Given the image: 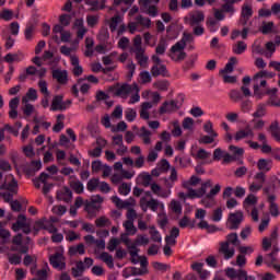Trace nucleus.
Listing matches in <instances>:
<instances>
[{"label": "nucleus", "mask_w": 280, "mask_h": 280, "mask_svg": "<svg viewBox=\"0 0 280 280\" xmlns=\"http://www.w3.org/2000/svg\"><path fill=\"white\" fill-rule=\"evenodd\" d=\"M43 167V163L40 161H32L28 167L26 168V173L32 176L36 174Z\"/></svg>", "instance_id": "473e14b6"}, {"label": "nucleus", "mask_w": 280, "mask_h": 280, "mask_svg": "<svg viewBox=\"0 0 280 280\" xmlns=\"http://www.w3.org/2000/svg\"><path fill=\"white\" fill-rule=\"evenodd\" d=\"M130 191H131V186L128 183H122L118 187V192L120 194V196H128V194H130Z\"/></svg>", "instance_id": "13d9d810"}, {"label": "nucleus", "mask_w": 280, "mask_h": 280, "mask_svg": "<svg viewBox=\"0 0 280 280\" xmlns=\"http://www.w3.org/2000/svg\"><path fill=\"white\" fill-rule=\"evenodd\" d=\"M37 261H38V258L36 257V255H30V254H26L25 256H24V259H23V265L24 266H34V265H36L37 264Z\"/></svg>", "instance_id": "09e8293b"}, {"label": "nucleus", "mask_w": 280, "mask_h": 280, "mask_svg": "<svg viewBox=\"0 0 280 280\" xmlns=\"http://www.w3.org/2000/svg\"><path fill=\"white\" fill-rule=\"evenodd\" d=\"M22 103L24 104L23 113L26 117H31L32 113H34V105L27 103V97L22 98Z\"/></svg>", "instance_id": "79ce46f5"}, {"label": "nucleus", "mask_w": 280, "mask_h": 280, "mask_svg": "<svg viewBox=\"0 0 280 280\" xmlns=\"http://www.w3.org/2000/svg\"><path fill=\"white\" fill-rule=\"evenodd\" d=\"M246 49H248V45H246L244 40H238L232 47V51L233 54H236V56H242Z\"/></svg>", "instance_id": "bb28decb"}, {"label": "nucleus", "mask_w": 280, "mask_h": 280, "mask_svg": "<svg viewBox=\"0 0 280 280\" xmlns=\"http://www.w3.org/2000/svg\"><path fill=\"white\" fill-rule=\"evenodd\" d=\"M257 167L260 172L265 173L272 170V160L271 159H259L257 162Z\"/></svg>", "instance_id": "a211bd4d"}, {"label": "nucleus", "mask_w": 280, "mask_h": 280, "mask_svg": "<svg viewBox=\"0 0 280 280\" xmlns=\"http://www.w3.org/2000/svg\"><path fill=\"white\" fill-rule=\"evenodd\" d=\"M203 130L205 132H207V135H212V137H218V132L213 130V122H211V120H208L203 125Z\"/></svg>", "instance_id": "052dcab7"}, {"label": "nucleus", "mask_w": 280, "mask_h": 280, "mask_svg": "<svg viewBox=\"0 0 280 280\" xmlns=\"http://www.w3.org/2000/svg\"><path fill=\"white\" fill-rule=\"evenodd\" d=\"M167 39H165V37H162L158 44V46L155 47V54L158 56H163L165 54V51H167Z\"/></svg>", "instance_id": "c85d7f7f"}, {"label": "nucleus", "mask_w": 280, "mask_h": 280, "mask_svg": "<svg viewBox=\"0 0 280 280\" xmlns=\"http://www.w3.org/2000/svg\"><path fill=\"white\" fill-rule=\"evenodd\" d=\"M11 250L13 253H20V255H27L30 253V246L23 245V234H18L13 237Z\"/></svg>", "instance_id": "423d86ee"}, {"label": "nucleus", "mask_w": 280, "mask_h": 280, "mask_svg": "<svg viewBox=\"0 0 280 280\" xmlns=\"http://www.w3.org/2000/svg\"><path fill=\"white\" fill-rule=\"evenodd\" d=\"M14 19V11L10 9H3L0 11V20L5 21L7 23Z\"/></svg>", "instance_id": "58836bf2"}, {"label": "nucleus", "mask_w": 280, "mask_h": 280, "mask_svg": "<svg viewBox=\"0 0 280 280\" xmlns=\"http://www.w3.org/2000/svg\"><path fill=\"white\" fill-rule=\"evenodd\" d=\"M255 133L253 132V129H250L249 126H247L245 129H241L235 133V141H242V139H246V137H254Z\"/></svg>", "instance_id": "4be33fe9"}, {"label": "nucleus", "mask_w": 280, "mask_h": 280, "mask_svg": "<svg viewBox=\"0 0 280 280\" xmlns=\"http://www.w3.org/2000/svg\"><path fill=\"white\" fill-rule=\"evenodd\" d=\"M241 272H244V269H238V270H236V269L233 268V267H228V268L225 269V275H226V277H228L229 279H232V280H234V279L240 280V273H241Z\"/></svg>", "instance_id": "72a5a7b5"}, {"label": "nucleus", "mask_w": 280, "mask_h": 280, "mask_svg": "<svg viewBox=\"0 0 280 280\" xmlns=\"http://www.w3.org/2000/svg\"><path fill=\"white\" fill-rule=\"evenodd\" d=\"M269 130L271 132V137L275 139V141H277L278 143H280V127H279V121H273L271 122V125L269 126Z\"/></svg>", "instance_id": "b1692460"}, {"label": "nucleus", "mask_w": 280, "mask_h": 280, "mask_svg": "<svg viewBox=\"0 0 280 280\" xmlns=\"http://www.w3.org/2000/svg\"><path fill=\"white\" fill-rule=\"evenodd\" d=\"M178 224L180 229H187V226H189V229H194L196 226V221H191L189 217L185 215L179 220Z\"/></svg>", "instance_id": "4c0bfd02"}, {"label": "nucleus", "mask_w": 280, "mask_h": 280, "mask_svg": "<svg viewBox=\"0 0 280 280\" xmlns=\"http://www.w3.org/2000/svg\"><path fill=\"white\" fill-rule=\"evenodd\" d=\"M26 220L27 218L24 214H19L16 222L12 224V231L19 233V231L25 226Z\"/></svg>", "instance_id": "cd10ccee"}, {"label": "nucleus", "mask_w": 280, "mask_h": 280, "mask_svg": "<svg viewBox=\"0 0 280 280\" xmlns=\"http://www.w3.org/2000/svg\"><path fill=\"white\" fill-rule=\"evenodd\" d=\"M62 100H65L62 95H55L52 98L50 110H52L54 113H56V110H60V106H62Z\"/></svg>", "instance_id": "f704fd0d"}, {"label": "nucleus", "mask_w": 280, "mask_h": 280, "mask_svg": "<svg viewBox=\"0 0 280 280\" xmlns=\"http://www.w3.org/2000/svg\"><path fill=\"white\" fill-rule=\"evenodd\" d=\"M156 167L162 172H167V170H170V162L163 159L161 162L156 164Z\"/></svg>", "instance_id": "774afa93"}, {"label": "nucleus", "mask_w": 280, "mask_h": 280, "mask_svg": "<svg viewBox=\"0 0 280 280\" xmlns=\"http://www.w3.org/2000/svg\"><path fill=\"white\" fill-rule=\"evenodd\" d=\"M242 222H244V213L242 211L231 212L228 218V229L237 231Z\"/></svg>", "instance_id": "39448f33"}, {"label": "nucleus", "mask_w": 280, "mask_h": 280, "mask_svg": "<svg viewBox=\"0 0 280 280\" xmlns=\"http://www.w3.org/2000/svg\"><path fill=\"white\" fill-rule=\"evenodd\" d=\"M218 136H213V135H209L208 133V136H201L200 138H199V143H203L205 145H209V144H211V143H213V141H215V138H217Z\"/></svg>", "instance_id": "5fc2aeb1"}, {"label": "nucleus", "mask_w": 280, "mask_h": 280, "mask_svg": "<svg viewBox=\"0 0 280 280\" xmlns=\"http://www.w3.org/2000/svg\"><path fill=\"white\" fill-rule=\"evenodd\" d=\"M122 226L127 235H137V228L135 226V221L127 220L122 223Z\"/></svg>", "instance_id": "7c9ffc66"}, {"label": "nucleus", "mask_w": 280, "mask_h": 280, "mask_svg": "<svg viewBox=\"0 0 280 280\" xmlns=\"http://www.w3.org/2000/svg\"><path fill=\"white\" fill-rule=\"evenodd\" d=\"M112 202H114L118 209H128V207H130V202L128 200L124 201L118 196H113Z\"/></svg>", "instance_id": "c9c22d12"}, {"label": "nucleus", "mask_w": 280, "mask_h": 280, "mask_svg": "<svg viewBox=\"0 0 280 280\" xmlns=\"http://www.w3.org/2000/svg\"><path fill=\"white\" fill-rule=\"evenodd\" d=\"M136 21L138 25H141L142 27H150L152 25V20H150V18H144L143 15H137Z\"/></svg>", "instance_id": "49530a36"}, {"label": "nucleus", "mask_w": 280, "mask_h": 280, "mask_svg": "<svg viewBox=\"0 0 280 280\" xmlns=\"http://www.w3.org/2000/svg\"><path fill=\"white\" fill-rule=\"evenodd\" d=\"M149 233L151 235L152 242H158V244H161L163 242V236H161V232H159L154 225L150 228Z\"/></svg>", "instance_id": "e433bc0d"}, {"label": "nucleus", "mask_w": 280, "mask_h": 280, "mask_svg": "<svg viewBox=\"0 0 280 280\" xmlns=\"http://www.w3.org/2000/svg\"><path fill=\"white\" fill-rule=\"evenodd\" d=\"M256 202H257V197L255 195H249L245 198L243 207H245V209H248V207H254Z\"/></svg>", "instance_id": "4d7b16f0"}, {"label": "nucleus", "mask_w": 280, "mask_h": 280, "mask_svg": "<svg viewBox=\"0 0 280 280\" xmlns=\"http://www.w3.org/2000/svg\"><path fill=\"white\" fill-rule=\"evenodd\" d=\"M49 262L55 270H67V258L60 252H56L54 255H51L49 257Z\"/></svg>", "instance_id": "20e7f679"}, {"label": "nucleus", "mask_w": 280, "mask_h": 280, "mask_svg": "<svg viewBox=\"0 0 280 280\" xmlns=\"http://www.w3.org/2000/svg\"><path fill=\"white\" fill-rule=\"evenodd\" d=\"M148 244H150V238L143 235H138V237L132 243V245L135 246V249H137V246H148Z\"/></svg>", "instance_id": "37998d69"}, {"label": "nucleus", "mask_w": 280, "mask_h": 280, "mask_svg": "<svg viewBox=\"0 0 280 280\" xmlns=\"http://www.w3.org/2000/svg\"><path fill=\"white\" fill-rule=\"evenodd\" d=\"M236 62H237V58L236 57H231L229 59L228 63L225 65L224 69L220 70V73L221 74L233 73V69H234Z\"/></svg>", "instance_id": "2f4dec72"}, {"label": "nucleus", "mask_w": 280, "mask_h": 280, "mask_svg": "<svg viewBox=\"0 0 280 280\" xmlns=\"http://www.w3.org/2000/svg\"><path fill=\"white\" fill-rule=\"evenodd\" d=\"M119 244H120L119 238H116V237L110 238L107 245V250H109V253H114V250L117 249V246Z\"/></svg>", "instance_id": "69168bd1"}, {"label": "nucleus", "mask_w": 280, "mask_h": 280, "mask_svg": "<svg viewBox=\"0 0 280 280\" xmlns=\"http://www.w3.org/2000/svg\"><path fill=\"white\" fill-rule=\"evenodd\" d=\"M277 88L261 90L259 89V83L254 84V95L257 97V100H261L264 95H270V97H272V95H277Z\"/></svg>", "instance_id": "f8f14e48"}, {"label": "nucleus", "mask_w": 280, "mask_h": 280, "mask_svg": "<svg viewBox=\"0 0 280 280\" xmlns=\"http://www.w3.org/2000/svg\"><path fill=\"white\" fill-rule=\"evenodd\" d=\"M121 23L120 15H114L109 21V30L110 32H117V26Z\"/></svg>", "instance_id": "de8ad7c7"}, {"label": "nucleus", "mask_w": 280, "mask_h": 280, "mask_svg": "<svg viewBox=\"0 0 280 280\" xmlns=\"http://www.w3.org/2000/svg\"><path fill=\"white\" fill-rule=\"evenodd\" d=\"M240 236L237 233L232 232L226 235V241L220 243L219 253L223 255V259L229 261V259H233L235 257V247L232 246H240Z\"/></svg>", "instance_id": "f257e3e1"}, {"label": "nucleus", "mask_w": 280, "mask_h": 280, "mask_svg": "<svg viewBox=\"0 0 280 280\" xmlns=\"http://www.w3.org/2000/svg\"><path fill=\"white\" fill-rule=\"evenodd\" d=\"M130 234H128V233H122V234H120V240H119V242L121 243L122 242V244H125V246L127 247V248H135V245H133V243H132V241L130 240V237H128Z\"/></svg>", "instance_id": "3c124183"}, {"label": "nucleus", "mask_w": 280, "mask_h": 280, "mask_svg": "<svg viewBox=\"0 0 280 280\" xmlns=\"http://www.w3.org/2000/svg\"><path fill=\"white\" fill-rule=\"evenodd\" d=\"M272 27H275V22H262L260 32L262 34H270V32H272Z\"/></svg>", "instance_id": "e2e57ef3"}, {"label": "nucleus", "mask_w": 280, "mask_h": 280, "mask_svg": "<svg viewBox=\"0 0 280 280\" xmlns=\"http://www.w3.org/2000/svg\"><path fill=\"white\" fill-rule=\"evenodd\" d=\"M151 191L159 198H170L172 196V190L163 189L159 184L152 183L150 185Z\"/></svg>", "instance_id": "9b49d317"}, {"label": "nucleus", "mask_w": 280, "mask_h": 280, "mask_svg": "<svg viewBox=\"0 0 280 280\" xmlns=\"http://www.w3.org/2000/svg\"><path fill=\"white\" fill-rule=\"evenodd\" d=\"M98 258L101 259V261H104V264H106V266L113 270V268H115V260L113 259V255L108 254V252H103Z\"/></svg>", "instance_id": "5701e85b"}, {"label": "nucleus", "mask_w": 280, "mask_h": 280, "mask_svg": "<svg viewBox=\"0 0 280 280\" xmlns=\"http://www.w3.org/2000/svg\"><path fill=\"white\" fill-rule=\"evenodd\" d=\"M24 97H26L27 102H36V100H38V92L36 91V89L31 88L28 89L26 96Z\"/></svg>", "instance_id": "6e6d98bb"}, {"label": "nucleus", "mask_w": 280, "mask_h": 280, "mask_svg": "<svg viewBox=\"0 0 280 280\" xmlns=\"http://www.w3.org/2000/svg\"><path fill=\"white\" fill-rule=\"evenodd\" d=\"M100 187V178H92L88 182L86 189L88 191H95Z\"/></svg>", "instance_id": "864d4df0"}, {"label": "nucleus", "mask_w": 280, "mask_h": 280, "mask_svg": "<svg viewBox=\"0 0 280 280\" xmlns=\"http://www.w3.org/2000/svg\"><path fill=\"white\" fill-rule=\"evenodd\" d=\"M205 268V262H194L191 265V269L199 273L200 279L205 280V279H209V277H211V271L203 269Z\"/></svg>", "instance_id": "ddd939ff"}, {"label": "nucleus", "mask_w": 280, "mask_h": 280, "mask_svg": "<svg viewBox=\"0 0 280 280\" xmlns=\"http://www.w3.org/2000/svg\"><path fill=\"white\" fill-rule=\"evenodd\" d=\"M0 189H4L5 191H9L11 194H19V182H16L14 177H12L11 182H4L2 185H0Z\"/></svg>", "instance_id": "f3484780"}, {"label": "nucleus", "mask_w": 280, "mask_h": 280, "mask_svg": "<svg viewBox=\"0 0 280 280\" xmlns=\"http://www.w3.org/2000/svg\"><path fill=\"white\" fill-rule=\"evenodd\" d=\"M151 75L153 78H159V75L165 78V75H167V67L165 65L152 66Z\"/></svg>", "instance_id": "aec40b11"}, {"label": "nucleus", "mask_w": 280, "mask_h": 280, "mask_svg": "<svg viewBox=\"0 0 280 280\" xmlns=\"http://www.w3.org/2000/svg\"><path fill=\"white\" fill-rule=\"evenodd\" d=\"M69 255L70 257H75V255H84L86 249L84 248V244L80 243L79 245H73L69 247Z\"/></svg>", "instance_id": "a878e982"}, {"label": "nucleus", "mask_w": 280, "mask_h": 280, "mask_svg": "<svg viewBox=\"0 0 280 280\" xmlns=\"http://www.w3.org/2000/svg\"><path fill=\"white\" fill-rule=\"evenodd\" d=\"M8 259L11 266H19L21 265L23 257L21 256V254H9Z\"/></svg>", "instance_id": "a18cd8bd"}, {"label": "nucleus", "mask_w": 280, "mask_h": 280, "mask_svg": "<svg viewBox=\"0 0 280 280\" xmlns=\"http://www.w3.org/2000/svg\"><path fill=\"white\" fill-rule=\"evenodd\" d=\"M70 187L75 191V194H83L84 192V184L80 180H74L70 183Z\"/></svg>", "instance_id": "8fccbe9b"}, {"label": "nucleus", "mask_w": 280, "mask_h": 280, "mask_svg": "<svg viewBox=\"0 0 280 280\" xmlns=\"http://www.w3.org/2000/svg\"><path fill=\"white\" fill-rule=\"evenodd\" d=\"M201 205H203V207H206L207 209H211V207L215 205V199H213V197L209 195H206V198L201 199Z\"/></svg>", "instance_id": "0e129e2a"}, {"label": "nucleus", "mask_w": 280, "mask_h": 280, "mask_svg": "<svg viewBox=\"0 0 280 280\" xmlns=\"http://www.w3.org/2000/svg\"><path fill=\"white\" fill-rule=\"evenodd\" d=\"M159 207H161V209H165V205L162 202H159V200L151 198L148 201V198L145 197H141L140 199V209L143 211V213L148 212V209H151V211L156 212L159 211Z\"/></svg>", "instance_id": "7ed1b4c3"}, {"label": "nucleus", "mask_w": 280, "mask_h": 280, "mask_svg": "<svg viewBox=\"0 0 280 280\" xmlns=\"http://www.w3.org/2000/svg\"><path fill=\"white\" fill-rule=\"evenodd\" d=\"M136 55V60H138V65H140L143 69H145V67H148V60H150V58L148 56H145V50H140L135 52Z\"/></svg>", "instance_id": "393cba45"}, {"label": "nucleus", "mask_w": 280, "mask_h": 280, "mask_svg": "<svg viewBox=\"0 0 280 280\" xmlns=\"http://www.w3.org/2000/svg\"><path fill=\"white\" fill-rule=\"evenodd\" d=\"M205 21V13L202 11H195L190 14L189 25L190 27H196V25H200Z\"/></svg>", "instance_id": "dca6fc26"}, {"label": "nucleus", "mask_w": 280, "mask_h": 280, "mask_svg": "<svg viewBox=\"0 0 280 280\" xmlns=\"http://www.w3.org/2000/svg\"><path fill=\"white\" fill-rule=\"evenodd\" d=\"M135 89H137V85L132 88V85L125 83L116 89L110 88V91L114 92V95H116V97H128V95H130V93H132Z\"/></svg>", "instance_id": "1a4fd4ad"}, {"label": "nucleus", "mask_w": 280, "mask_h": 280, "mask_svg": "<svg viewBox=\"0 0 280 280\" xmlns=\"http://www.w3.org/2000/svg\"><path fill=\"white\" fill-rule=\"evenodd\" d=\"M35 32H36V26L34 24H27L24 31L25 39L32 40L34 38Z\"/></svg>", "instance_id": "a19ab883"}, {"label": "nucleus", "mask_w": 280, "mask_h": 280, "mask_svg": "<svg viewBox=\"0 0 280 280\" xmlns=\"http://www.w3.org/2000/svg\"><path fill=\"white\" fill-rule=\"evenodd\" d=\"M143 187H150L152 185V175L148 173L140 174Z\"/></svg>", "instance_id": "680f3d73"}, {"label": "nucleus", "mask_w": 280, "mask_h": 280, "mask_svg": "<svg viewBox=\"0 0 280 280\" xmlns=\"http://www.w3.org/2000/svg\"><path fill=\"white\" fill-rule=\"evenodd\" d=\"M152 3H154V0H139V4L144 14H148L152 19H156V16H159V8Z\"/></svg>", "instance_id": "0eeeda50"}, {"label": "nucleus", "mask_w": 280, "mask_h": 280, "mask_svg": "<svg viewBox=\"0 0 280 280\" xmlns=\"http://www.w3.org/2000/svg\"><path fill=\"white\" fill-rule=\"evenodd\" d=\"M185 47H187L185 45V42H183L182 39L179 42H177L175 45H173L171 47V54H176V51H183V49H185Z\"/></svg>", "instance_id": "338daca9"}, {"label": "nucleus", "mask_w": 280, "mask_h": 280, "mask_svg": "<svg viewBox=\"0 0 280 280\" xmlns=\"http://www.w3.org/2000/svg\"><path fill=\"white\" fill-rule=\"evenodd\" d=\"M141 35H137L133 39V54H136L137 51H143V46H141Z\"/></svg>", "instance_id": "bf43d9fd"}, {"label": "nucleus", "mask_w": 280, "mask_h": 280, "mask_svg": "<svg viewBox=\"0 0 280 280\" xmlns=\"http://www.w3.org/2000/svg\"><path fill=\"white\" fill-rule=\"evenodd\" d=\"M229 96L233 102H242L244 100V95L238 90H231Z\"/></svg>", "instance_id": "603ef678"}, {"label": "nucleus", "mask_w": 280, "mask_h": 280, "mask_svg": "<svg viewBox=\"0 0 280 280\" xmlns=\"http://www.w3.org/2000/svg\"><path fill=\"white\" fill-rule=\"evenodd\" d=\"M84 270H86L84 261L79 260L77 261L75 267L71 268V275L74 279H78V277H82V275H84Z\"/></svg>", "instance_id": "6ab92c4d"}, {"label": "nucleus", "mask_w": 280, "mask_h": 280, "mask_svg": "<svg viewBox=\"0 0 280 280\" xmlns=\"http://www.w3.org/2000/svg\"><path fill=\"white\" fill-rule=\"evenodd\" d=\"M52 78L58 84L65 85L69 82V72L67 70L55 69L52 70Z\"/></svg>", "instance_id": "9d476101"}, {"label": "nucleus", "mask_w": 280, "mask_h": 280, "mask_svg": "<svg viewBox=\"0 0 280 280\" xmlns=\"http://www.w3.org/2000/svg\"><path fill=\"white\" fill-rule=\"evenodd\" d=\"M4 60L9 65H12V62H21V60H23V54L22 52H18V54L9 52L4 56Z\"/></svg>", "instance_id": "c756f323"}, {"label": "nucleus", "mask_w": 280, "mask_h": 280, "mask_svg": "<svg viewBox=\"0 0 280 280\" xmlns=\"http://www.w3.org/2000/svg\"><path fill=\"white\" fill-rule=\"evenodd\" d=\"M138 137L142 139L144 145H150V143H152V139L150 138L152 137V131L148 130L145 127L140 128V131L138 132Z\"/></svg>", "instance_id": "412c9836"}, {"label": "nucleus", "mask_w": 280, "mask_h": 280, "mask_svg": "<svg viewBox=\"0 0 280 280\" xmlns=\"http://www.w3.org/2000/svg\"><path fill=\"white\" fill-rule=\"evenodd\" d=\"M57 200H62V202H71L73 200V192L69 187H63L61 190L57 191Z\"/></svg>", "instance_id": "4468645a"}, {"label": "nucleus", "mask_w": 280, "mask_h": 280, "mask_svg": "<svg viewBox=\"0 0 280 280\" xmlns=\"http://www.w3.org/2000/svg\"><path fill=\"white\" fill-rule=\"evenodd\" d=\"M178 108H180V106H178V102L176 101L164 102L160 107V113L161 115H165V113H175Z\"/></svg>", "instance_id": "2eb2a0df"}, {"label": "nucleus", "mask_w": 280, "mask_h": 280, "mask_svg": "<svg viewBox=\"0 0 280 280\" xmlns=\"http://www.w3.org/2000/svg\"><path fill=\"white\" fill-rule=\"evenodd\" d=\"M253 7L248 3H244L241 9V18H240V25L246 27L250 19H253Z\"/></svg>", "instance_id": "6e6552de"}, {"label": "nucleus", "mask_w": 280, "mask_h": 280, "mask_svg": "<svg viewBox=\"0 0 280 280\" xmlns=\"http://www.w3.org/2000/svg\"><path fill=\"white\" fill-rule=\"evenodd\" d=\"M125 119L132 124L137 119V109L127 108L125 109Z\"/></svg>", "instance_id": "c03bdc74"}, {"label": "nucleus", "mask_w": 280, "mask_h": 280, "mask_svg": "<svg viewBox=\"0 0 280 280\" xmlns=\"http://www.w3.org/2000/svg\"><path fill=\"white\" fill-rule=\"evenodd\" d=\"M103 202L104 198H102V196L100 195H96L92 197L90 201L85 200L84 211H86V213H89V215H91L92 218H95L97 209H100V205H102Z\"/></svg>", "instance_id": "f03ea898"}, {"label": "nucleus", "mask_w": 280, "mask_h": 280, "mask_svg": "<svg viewBox=\"0 0 280 280\" xmlns=\"http://www.w3.org/2000/svg\"><path fill=\"white\" fill-rule=\"evenodd\" d=\"M62 119H65V115L59 114L57 116V122L52 127V132H60L65 129V122H62Z\"/></svg>", "instance_id": "ea45409f"}]
</instances>
